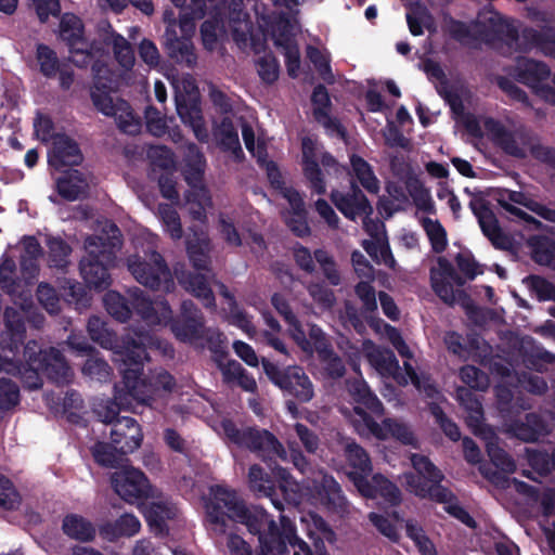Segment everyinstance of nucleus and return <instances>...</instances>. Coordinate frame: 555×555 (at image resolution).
I'll list each match as a JSON object with an SVG mask.
<instances>
[{"mask_svg": "<svg viewBox=\"0 0 555 555\" xmlns=\"http://www.w3.org/2000/svg\"><path fill=\"white\" fill-rule=\"evenodd\" d=\"M87 331L94 343L106 349L115 348V353L118 356L122 379L114 387V399L117 404L124 405L130 400L150 404L153 397L142 375L144 361L149 360L147 347L154 345V338L147 333L134 332L125 335L118 343L116 334L96 315L89 318Z\"/></svg>", "mask_w": 555, "mask_h": 555, "instance_id": "f257e3e1", "label": "nucleus"}, {"mask_svg": "<svg viewBox=\"0 0 555 555\" xmlns=\"http://www.w3.org/2000/svg\"><path fill=\"white\" fill-rule=\"evenodd\" d=\"M206 513L211 529L224 534L229 521H236L247 527L249 533L257 535L259 544L280 541L279 528L271 515L257 505L247 506L236 492L222 486L211 488V499L206 504Z\"/></svg>", "mask_w": 555, "mask_h": 555, "instance_id": "f03ea898", "label": "nucleus"}, {"mask_svg": "<svg viewBox=\"0 0 555 555\" xmlns=\"http://www.w3.org/2000/svg\"><path fill=\"white\" fill-rule=\"evenodd\" d=\"M416 473L404 475L405 485L410 492L420 499H427L436 503L446 504L444 511L469 528H476V521L470 514L457 503L456 495L441 482L443 473L423 454L411 456Z\"/></svg>", "mask_w": 555, "mask_h": 555, "instance_id": "7ed1b4c3", "label": "nucleus"}, {"mask_svg": "<svg viewBox=\"0 0 555 555\" xmlns=\"http://www.w3.org/2000/svg\"><path fill=\"white\" fill-rule=\"evenodd\" d=\"M18 372L23 387L36 390L42 387V376L56 385L70 383L73 373L63 353L55 347L42 349L38 341L29 340L23 348V359L18 357Z\"/></svg>", "mask_w": 555, "mask_h": 555, "instance_id": "20e7f679", "label": "nucleus"}, {"mask_svg": "<svg viewBox=\"0 0 555 555\" xmlns=\"http://www.w3.org/2000/svg\"><path fill=\"white\" fill-rule=\"evenodd\" d=\"M430 283L435 294L447 305H460L468 321L478 326H486V309L477 307L463 288L465 281L459 276L453 263L446 257L437 259V267L430 269Z\"/></svg>", "mask_w": 555, "mask_h": 555, "instance_id": "39448f33", "label": "nucleus"}, {"mask_svg": "<svg viewBox=\"0 0 555 555\" xmlns=\"http://www.w3.org/2000/svg\"><path fill=\"white\" fill-rule=\"evenodd\" d=\"M112 236L109 237L112 247L116 246L115 240L119 241L121 236L119 228L111 224ZM106 241L103 236H89L86 240L87 255L79 262L80 274L89 288L98 292L107 289L111 286L112 279L108 271V264L114 261V253L107 248Z\"/></svg>", "mask_w": 555, "mask_h": 555, "instance_id": "423d86ee", "label": "nucleus"}, {"mask_svg": "<svg viewBox=\"0 0 555 555\" xmlns=\"http://www.w3.org/2000/svg\"><path fill=\"white\" fill-rule=\"evenodd\" d=\"M262 369L268 379L286 398L285 405L292 414L298 412L299 403H307L314 397V387L310 377L299 365L281 367L268 359H262Z\"/></svg>", "mask_w": 555, "mask_h": 555, "instance_id": "0eeeda50", "label": "nucleus"}, {"mask_svg": "<svg viewBox=\"0 0 555 555\" xmlns=\"http://www.w3.org/2000/svg\"><path fill=\"white\" fill-rule=\"evenodd\" d=\"M221 428L230 443L255 453L263 462L285 461L287 452L269 430L258 426L238 427L232 420H223Z\"/></svg>", "mask_w": 555, "mask_h": 555, "instance_id": "6e6552de", "label": "nucleus"}, {"mask_svg": "<svg viewBox=\"0 0 555 555\" xmlns=\"http://www.w3.org/2000/svg\"><path fill=\"white\" fill-rule=\"evenodd\" d=\"M128 270L141 285L152 291L169 293L175 288L171 271L163 255L156 250L145 254L144 257L130 256Z\"/></svg>", "mask_w": 555, "mask_h": 555, "instance_id": "1a4fd4ad", "label": "nucleus"}, {"mask_svg": "<svg viewBox=\"0 0 555 555\" xmlns=\"http://www.w3.org/2000/svg\"><path fill=\"white\" fill-rule=\"evenodd\" d=\"M276 460L266 462L272 472L268 474L259 464H253L248 470L249 489L259 498H268L278 511L284 509L281 499H285L286 488L289 483V472L278 465Z\"/></svg>", "mask_w": 555, "mask_h": 555, "instance_id": "9d476101", "label": "nucleus"}, {"mask_svg": "<svg viewBox=\"0 0 555 555\" xmlns=\"http://www.w3.org/2000/svg\"><path fill=\"white\" fill-rule=\"evenodd\" d=\"M5 331L0 334V373L18 372L20 348L24 344L26 327L22 313L12 307L3 312Z\"/></svg>", "mask_w": 555, "mask_h": 555, "instance_id": "9b49d317", "label": "nucleus"}, {"mask_svg": "<svg viewBox=\"0 0 555 555\" xmlns=\"http://www.w3.org/2000/svg\"><path fill=\"white\" fill-rule=\"evenodd\" d=\"M114 491L128 503H138L154 496V488L146 475L134 467H125L111 477Z\"/></svg>", "mask_w": 555, "mask_h": 555, "instance_id": "f8f14e48", "label": "nucleus"}, {"mask_svg": "<svg viewBox=\"0 0 555 555\" xmlns=\"http://www.w3.org/2000/svg\"><path fill=\"white\" fill-rule=\"evenodd\" d=\"M60 37L65 42L70 54L81 56L74 60L79 67L87 66L93 59L91 47L85 37V24L74 13H64L60 21Z\"/></svg>", "mask_w": 555, "mask_h": 555, "instance_id": "ddd939ff", "label": "nucleus"}, {"mask_svg": "<svg viewBox=\"0 0 555 555\" xmlns=\"http://www.w3.org/2000/svg\"><path fill=\"white\" fill-rule=\"evenodd\" d=\"M505 433L527 443L539 441L550 434L546 420L539 413L503 415Z\"/></svg>", "mask_w": 555, "mask_h": 555, "instance_id": "4468645a", "label": "nucleus"}, {"mask_svg": "<svg viewBox=\"0 0 555 555\" xmlns=\"http://www.w3.org/2000/svg\"><path fill=\"white\" fill-rule=\"evenodd\" d=\"M356 488L362 496L378 500L382 508L398 507L402 503L400 488L379 473L374 474L371 479L359 476Z\"/></svg>", "mask_w": 555, "mask_h": 555, "instance_id": "2eb2a0df", "label": "nucleus"}, {"mask_svg": "<svg viewBox=\"0 0 555 555\" xmlns=\"http://www.w3.org/2000/svg\"><path fill=\"white\" fill-rule=\"evenodd\" d=\"M170 330L175 337L182 343L202 339L205 333V318L192 300H183L180 313L172 320Z\"/></svg>", "mask_w": 555, "mask_h": 555, "instance_id": "dca6fc26", "label": "nucleus"}, {"mask_svg": "<svg viewBox=\"0 0 555 555\" xmlns=\"http://www.w3.org/2000/svg\"><path fill=\"white\" fill-rule=\"evenodd\" d=\"M330 198L335 207L349 220L356 221L360 217L369 218L373 207L359 185L350 182V191L332 190Z\"/></svg>", "mask_w": 555, "mask_h": 555, "instance_id": "f3484780", "label": "nucleus"}, {"mask_svg": "<svg viewBox=\"0 0 555 555\" xmlns=\"http://www.w3.org/2000/svg\"><path fill=\"white\" fill-rule=\"evenodd\" d=\"M508 75L515 81L531 88L537 94L538 88H542L543 82L550 78L551 69L542 61L521 56L508 69Z\"/></svg>", "mask_w": 555, "mask_h": 555, "instance_id": "a211bd4d", "label": "nucleus"}, {"mask_svg": "<svg viewBox=\"0 0 555 555\" xmlns=\"http://www.w3.org/2000/svg\"><path fill=\"white\" fill-rule=\"evenodd\" d=\"M494 436V429L488 424V459L500 470V473L488 470V482L501 488H508L511 478L507 475L516 470V463L504 449L493 446L491 440Z\"/></svg>", "mask_w": 555, "mask_h": 555, "instance_id": "6ab92c4d", "label": "nucleus"}, {"mask_svg": "<svg viewBox=\"0 0 555 555\" xmlns=\"http://www.w3.org/2000/svg\"><path fill=\"white\" fill-rule=\"evenodd\" d=\"M111 440L120 454H129L140 448L143 434L139 423L129 416L117 418L111 429Z\"/></svg>", "mask_w": 555, "mask_h": 555, "instance_id": "aec40b11", "label": "nucleus"}, {"mask_svg": "<svg viewBox=\"0 0 555 555\" xmlns=\"http://www.w3.org/2000/svg\"><path fill=\"white\" fill-rule=\"evenodd\" d=\"M364 427L366 435H371L379 440H385L388 437H392L405 446L413 444L415 437L410 427L397 420L385 418L379 424L371 415H364Z\"/></svg>", "mask_w": 555, "mask_h": 555, "instance_id": "412c9836", "label": "nucleus"}, {"mask_svg": "<svg viewBox=\"0 0 555 555\" xmlns=\"http://www.w3.org/2000/svg\"><path fill=\"white\" fill-rule=\"evenodd\" d=\"M163 44L168 57L175 63L194 68L197 64V55L192 42V37L178 36L177 31L164 33Z\"/></svg>", "mask_w": 555, "mask_h": 555, "instance_id": "4be33fe9", "label": "nucleus"}, {"mask_svg": "<svg viewBox=\"0 0 555 555\" xmlns=\"http://www.w3.org/2000/svg\"><path fill=\"white\" fill-rule=\"evenodd\" d=\"M488 139H491L495 145L509 156L525 158L527 149L522 137L505 128V126L492 117H488Z\"/></svg>", "mask_w": 555, "mask_h": 555, "instance_id": "5701e85b", "label": "nucleus"}, {"mask_svg": "<svg viewBox=\"0 0 555 555\" xmlns=\"http://www.w3.org/2000/svg\"><path fill=\"white\" fill-rule=\"evenodd\" d=\"M479 389L466 387L456 388V399L467 411L468 425L474 428V433L481 439H486V418L482 405L483 397L477 393Z\"/></svg>", "mask_w": 555, "mask_h": 555, "instance_id": "b1692460", "label": "nucleus"}, {"mask_svg": "<svg viewBox=\"0 0 555 555\" xmlns=\"http://www.w3.org/2000/svg\"><path fill=\"white\" fill-rule=\"evenodd\" d=\"M444 22L448 35L462 46L476 48L478 43L486 42V23H466L452 16L446 17Z\"/></svg>", "mask_w": 555, "mask_h": 555, "instance_id": "393cba45", "label": "nucleus"}, {"mask_svg": "<svg viewBox=\"0 0 555 555\" xmlns=\"http://www.w3.org/2000/svg\"><path fill=\"white\" fill-rule=\"evenodd\" d=\"M176 109L181 121L192 128L195 138L199 142L208 140V131L205 126L201 102L196 98H176Z\"/></svg>", "mask_w": 555, "mask_h": 555, "instance_id": "a878e982", "label": "nucleus"}, {"mask_svg": "<svg viewBox=\"0 0 555 555\" xmlns=\"http://www.w3.org/2000/svg\"><path fill=\"white\" fill-rule=\"evenodd\" d=\"M302 171L305 178L309 181L310 188L319 195L326 192V184L322 170L317 159V142L310 137L301 139Z\"/></svg>", "mask_w": 555, "mask_h": 555, "instance_id": "bb28decb", "label": "nucleus"}, {"mask_svg": "<svg viewBox=\"0 0 555 555\" xmlns=\"http://www.w3.org/2000/svg\"><path fill=\"white\" fill-rule=\"evenodd\" d=\"M82 160L83 155L79 144L65 133H55L50 164L59 169L64 166H79Z\"/></svg>", "mask_w": 555, "mask_h": 555, "instance_id": "cd10ccee", "label": "nucleus"}, {"mask_svg": "<svg viewBox=\"0 0 555 555\" xmlns=\"http://www.w3.org/2000/svg\"><path fill=\"white\" fill-rule=\"evenodd\" d=\"M57 194L65 201L74 202L89 193V182L78 169L65 170L55 181Z\"/></svg>", "mask_w": 555, "mask_h": 555, "instance_id": "c85d7f7f", "label": "nucleus"}, {"mask_svg": "<svg viewBox=\"0 0 555 555\" xmlns=\"http://www.w3.org/2000/svg\"><path fill=\"white\" fill-rule=\"evenodd\" d=\"M533 49L555 59V27L545 26L540 30L533 27H525L522 29L521 52H529Z\"/></svg>", "mask_w": 555, "mask_h": 555, "instance_id": "c756f323", "label": "nucleus"}, {"mask_svg": "<svg viewBox=\"0 0 555 555\" xmlns=\"http://www.w3.org/2000/svg\"><path fill=\"white\" fill-rule=\"evenodd\" d=\"M177 512L178 508L175 504L167 501H156L144 507L143 515L152 531L165 535L168 533L167 520L175 519Z\"/></svg>", "mask_w": 555, "mask_h": 555, "instance_id": "7c9ffc66", "label": "nucleus"}, {"mask_svg": "<svg viewBox=\"0 0 555 555\" xmlns=\"http://www.w3.org/2000/svg\"><path fill=\"white\" fill-rule=\"evenodd\" d=\"M344 455L348 465L352 468L349 478L356 486L359 476L367 478L372 470V462L366 450L354 440H348L344 447Z\"/></svg>", "mask_w": 555, "mask_h": 555, "instance_id": "2f4dec72", "label": "nucleus"}, {"mask_svg": "<svg viewBox=\"0 0 555 555\" xmlns=\"http://www.w3.org/2000/svg\"><path fill=\"white\" fill-rule=\"evenodd\" d=\"M318 495L322 504L331 512L345 513L348 511V502L343 494L340 485L331 475H324L317 487Z\"/></svg>", "mask_w": 555, "mask_h": 555, "instance_id": "473e14b6", "label": "nucleus"}, {"mask_svg": "<svg viewBox=\"0 0 555 555\" xmlns=\"http://www.w3.org/2000/svg\"><path fill=\"white\" fill-rule=\"evenodd\" d=\"M365 229L370 236H372V240H364L362 242L363 249L376 263L384 262L387 267L392 269L396 264V260L386 235L378 233L376 224L371 228L365 223Z\"/></svg>", "mask_w": 555, "mask_h": 555, "instance_id": "72a5a7b5", "label": "nucleus"}, {"mask_svg": "<svg viewBox=\"0 0 555 555\" xmlns=\"http://www.w3.org/2000/svg\"><path fill=\"white\" fill-rule=\"evenodd\" d=\"M492 34L504 42L508 50L521 52L522 31L519 33L513 22L502 18L495 22L493 17H488V47Z\"/></svg>", "mask_w": 555, "mask_h": 555, "instance_id": "f704fd0d", "label": "nucleus"}, {"mask_svg": "<svg viewBox=\"0 0 555 555\" xmlns=\"http://www.w3.org/2000/svg\"><path fill=\"white\" fill-rule=\"evenodd\" d=\"M62 530L69 539L78 542H91L96 535L95 526L78 514H67L62 521Z\"/></svg>", "mask_w": 555, "mask_h": 555, "instance_id": "c9c22d12", "label": "nucleus"}, {"mask_svg": "<svg viewBox=\"0 0 555 555\" xmlns=\"http://www.w3.org/2000/svg\"><path fill=\"white\" fill-rule=\"evenodd\" d=\"M532 260L555 270V241L545 235H531L527 240Z\"/></svg>", "mask_w": 555, "mask_h": 555, "instance_id": "e433bc0d", "label": "nucleus"}, {"mask_svg": "<svg viewBox=\"0 0 555 555\" xmlns=\"http://www.w3.org/2000/svg\"><path fill=\"white\" fill-rule=\"evenodd\" d=\"M404 185L413 204L418 210L429 215L436 214V207L430 192L425 188L417 176L413 173L409 175L404 181Z\"/></svg>", "mask_w": 555, "mask_h": 555, "instance_id": "4c0bfd02", "label": "nucleus"}, {"mask_svg": "<svg viewBox=\"0 0 555 555\" xmlns=\"http://www.w3.org/2000/svg\"><path fill=\"white\" fill-rule=\"evenodd\" d=\"M185 289L192 293L196 298L202 300L205 308L215 309L216 299L211 287L202 273H189L184 280L181 281Z\"/></svg>", "mask_w": 555, "mask_h": 555, "instance_id": "58836bf2", "label": "nucleus"}, {"mask_svg": "<svg viewBox=\"0 0 555 555\" xmlns=\"http://www.w3.org/2000/svg\"><path fill=\"white\" fill-rule=\"evenodd\" d=\"M61 295L68 306H74L79 312L91 305V297L86 286L77 281L65 280L61 285Z\"/></svg>", "mask_w": 555, "mask_h": 555, "instance_id": "ea45409f", "label": "nucleus"}, {"mask_svg": "<svg viewBox=\"0 0 555 555\" xmlns=\"http://www.w3.org/2000/svg\"><path fill=\"white\" fill-rule=\"evenodd\" d=\"M350 165L352 172L360 182V184L372 194L379 191V181L376 178L372 166L361 156L352 154L350 156Z\"/></svg>", "mask_w": 555, "mask_h": 555, "instance_id": "a19ab883", "label": "nucleus"}, {"mask_svg": "<svg viewBox=\"0 0 555 555\" xmlns=\"http://www.w3.org/2000/svg\"><path fill=\"white\" fill-rule=\"evenodd\" d=\"M354 414L359 416L357 421V429L360 434H366V429L364 427V415H371L372 417H382L384 414V405L382 401L377 398V396L373 392H366V397L360 401L359 404H356L353 408Z\"/></svg>", "mask_w": 555, "mask_h": 555, "instance_id": "79ce46f5", "label": "nucleus"}, {"mask_svg": "<svg viewBox=\"0 0 555 555\" xmlns=\"http://www.w3.org/2000/svg\"><path fill=\"white\" fill-rule=\"evenodd\" d=\"M105 309L109 315L119 322H127L132 314L130 298H126L115 291H108L103 298Z\"/></svg>", "mask_w": 555, "mask_h": 555, "instance_id": "37998d69", "label": "nucleus"}, {"mask_svg": "<svg viewBox=\"0 0 555 555\" xmlns=\"http://www.w3.org/2000/svg\"><path fill=\"white\" fill-rule=\"evenodd\" d=\"M36 60L39 64L40 73L46 78H54L63 66L60 63L56 52L44 43L37 44Z\"/></svg>", "mask_w": 555, "mask_h": 555, "instance_id": "c03bdc74", "label": "nucleus"}, {"mask_svg": "<svg viewBox=\"0 0 555 555\" xmlns=\"http://www.w3.org/2000/svg\"><path fill=\"white\" fill-rule=\"evenodd\" d=\"M130 306L140 318L149 323L156 319V308L149 295L139 287L130 288L129 292Z\"/></svg>", "mask_w": 555, "mask_h": 555, "instance_id": "a18cd8bd", "label": "nucleus"}, {"mask_svg": "<svg viewBox=\"0 0 555 555\" xmlns=\"http://www.w3.org/2000/svg\"><path fill=\"white\" fill-rule=\"evenodd\" d=\"M91 453L99 465L109 468L117 467L124 455L119 453L116 443L113 441L111 443L103 441L95 442L91 449Z\"/></svg>", "mask_w": 555, "mask_h": 555, "instance_id": "49530a36", "label": "nucleus"}, {"mask_svg": "<svg viewBox=\"0 0 555 555\" xmlns=\"http://www.w3.org/2000/svg\"><path fill=\"white\" fill-rule=\"evenodd\" d=\"M421 224L428 236L431 249L436 254H441L448 245L447 231L439 220H433L429 217H423Z\"/></svg>", "mask_w": 555, "mask_h": 555, "instance_id": "de8ad7c7", "label": "nucleus"}, {"mask_svg": "<svg viewBox=\"0 0 555 555\" xmlns=\"http://www.w3.org/2000/svg\"><path fill=\"white\" fill-rule=\"evenodd\" d=\"M314 259L328 284L332 286L340 285L341 276L335 258L326 249L317 248Z\"/></svg>", "mask_w": 555, "mask_h": 555, "instance_id": "09e8293b", "label": "nucleus"}, {"mask_svg": "<svg viewBox=\"0 0 555 555\" xmlns=\"http://www.w3.org/2000/svg\"><path fill=\"white\" fill-rule=\"evenodd\" d=\"M220 144L225 151L232 152L236 157L243 156L238 133L232 119L228 116L221 119L219 126Z\"/></svg>", "mask_w": 555, "mask_h": 555, "instance_id": "8fccbe9b", "label": "nucleus"}, {"mask_svg": "<svg viewBox=\"0 0 555 555\" xmlns=\"http://www.w3.org/2000/svg\"><path fill=\"white\" fill-rule=\"evenodd\" d=\"M370 361L383 375L395 376L400 370L399 361L389 348L378 349L371 353Z\"/></svg>", "mask_w": 555, "mask_h": 555, "instance_id": "3c124183", "label": "nucleus"}, {"mask_svg": "<svg viewBox=\"0 0 555 555\" xmlns=\"http://www.w3.org/2000/svg\"><path fill=\"white\" fill-rule=\"evenodd\" d=\"M47 246L49 249V264L50 267L63 269L68 264V257L72 253V247L61 237L48 238Z\"/></svg>", "mask_w": 555, "mask_h": 555, "instance_id": "603ef678", "label": "nucleus"}, {"mask_svg": "<svg viewBox=\"0 0 555 555\" xmlns=\"http://www.w3.org/2000/svg\"><path fill=\"white\" fill-rule=\"evenodd\" d=\"M539 301H555V285L540 275L530 274L522 281Z\"/></svg>", "mask_w": 555, "mask_h": 555, "instance_id": "864d4df0", "label": "nucleus"}, {"mask_svg": "<svg viewBox=\"0 0 555 555\" xmlns=\"http://www.w3.org/2000/svg\"><path fill=\"white\" fill-rule=\"evenodd\" d=\"M99 354L100 352L96 350L87 358L82 366V373L92 379L106 382L111 376L112 369L103 358L99 357Z\"/></svg>", "mask_w": 555, "mask_h": 555, "instance_id": "5fc2aeb1", "label": "nucleus"}, {"mask_svg": "<svg viewBox=\"0 0 555 555\" xmlns=\"http://www.w3.org/2000/svg\"><path fill=\"white\" fill-rule=\"evenodd\" d=\"M454 261L460 271H456V273L465 281V283L467 281H473L478 274H482V270L479 269L480 266L468 249L459 251L454 257Z\"/></svg>", "mask_w": 555, "mask_h": 555, "instance_id": "6e6d98bb", "label": "nucleus"}, {"mask_svg": "<svg viewBox=\"0 0 555 555\" xmlns=\"http://www.w3.org/2000/svg\"><path fill=\"white\" fill-rule=\"evenodd\" d=\"M488 241L501 250H511L514 246V240L511 235L504 233L496 224L495 214L488 206Z\"/></svg>", "mask_w": 555, "mask_h": 555, "instance_id": "4d7b16f0", "label": "nucleus"}, {"mask_svg": "<svg viewBox=\"0 0 555 555\" xmlns=\"http://www.w3.org/2000/svg\"><path fill=\"white\" fill-rule=\"evenodd\" d=\"M113 52L116 61L126 69L133 67L135 57L130 42L120 34L113 33Z\"/></svg>", "mask_w": 555, "mask_h": 555, "instance_id": "13d9d810", "label": "nucleus"}, {"mask_svg": "<svg viewBox=\"0 0 555 555\" xmlns=\"http://www.w3.org/2000/svg\"><path fill=\"white\" fill-rule=\"evenodd\" d=\"M429 412L435 417L436 423L442 433L451 441L456 442L461 439V430L455 422H453L438 403L429 404Z\"/></svg>", "mask_w": 555, "mask_h": 555, "instance_id": "bf43d9fd", "label": "nucleus"}, {"mask_svg": "<svg viewBox=\"0 0 555 555\" xmlns=\"http://www.w3.org/2000/svg\"><path fill=\"white\" fill-rule=\"evenodd\" d=\"M318 359L323 364V370L328 378L339 379L345 376L344 360L334 351L333 346L327 348L326 354L318 353Z\"/></svg>", "mask_w": 555, "mask_h": 555, "instance_id": "052dcab7", "label": "nucleus"}, {"mask_svg": "<svg viewBox=\"0 0 555 555\" xmlns=\"http://www.w3.org/2000/svg\"><path fill=\"white\" fill-rule=\"evenodd\" d=\"M159 215L166 231L172 240H180L183 235L181 219L178 211L168 204L159 205Z\"/></svg>", "mask_w": 555, "mask_h": 555, "instance_id": "680f3d73", "label": "nucleus"}, {"mask_svg": "<svg viewBox=\"0 0 555 555\" xmlns=\"http://www.w3.org/2000/svg\"><path fill=\"white\" fill-rule=\"evenodd\" d=\"M257 72L264 83L272 85L279 79L280 63L272 53H267L258 59Z\"/></svg>", "mask_w": 555, "mask_h": 555, "instance_id": "e2e57ef3", "label": "nucleus"}, {"mask_svg": "<svg viewBox=\"0 0 555 555\" xmlns=\"http://www.w3.org/2000/svg\"><path fill=\"white\" fill-rule=\"evenodd\" d=\"M310 101L313 106L312 115L314 119L324 118L326 113H331L332 101L324 85L319 83L313 88Z\"/></svg>", "mask_w": 555, "mask_h": 555, "instance_id": "0e129e2a", "label": "nucleus"}, {"mask_svg": "<svg viewBox=\"0 0 555 555\" xmlns=\"http://www.w3.org/2000/svg\"><path fill=\"white\" fill-rule=\"evenodd\" d=\"M118 125L120 131L125 133H134L139 130V122L137 121L130 104L122 100H118V112L113 116Z\"/></svg>", "mask_w": 555, "mask_h": 555, "instance_id": "69168bd1", "label": "nucleus"}, {"mask_svg": "<svg viewBox=\"0 0 555 555\" xmlns=\"http://www.w3.org/2000/svg\"><path fill=\"white\" fill-rule=\"evenodd\" d=\"M20 403V388L8 378H0V411L14 409Z\"/></svg>", "mask_w": 555, "mask_h": 555, "instance_id": "338daca9", "label": "nucleus"}, {"mask_svg": "<svg viewBox=\"0 0 555 555\" xmlns=\"http://www.w3.org/2000/svg\"><path fill=\"white\" fill-rule=\"evenodd\" d=\"M307 57L314 65L320 76L328 83L334 82L330 59L317 47H307Z\"/></svg>", "mask_w": 555, "mask_h": 555, "instance_id": "774afa93", "label": "nucleus"}]
</instances>
